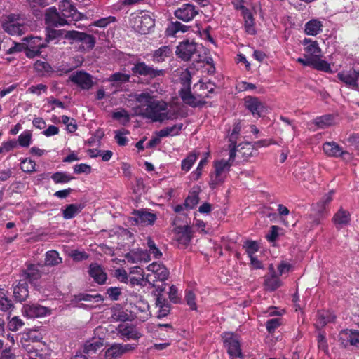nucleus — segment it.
<instances>
[{
  "instance_id": "obj_1",
  "label": "nucleus",
  "mask_w": 359,
  "mask_h": 359,
  "mask_svg": "<svg viewBox=\"0 0 359 359\" xmlns=\"http://www.w3.org/2000/svg\"><path fill=\"white\" fill-rule=\"evenodd\" d=\"M147 271L148 273L146 275V280L148 284L155 287L158 292L165 291V281L168 280L170 274L168 269L161 263L153 262L147 266Z\"/></svg>"
},
{
  "instance_id": "obj_2",
  "label": "nucleus",
  "mask_w": 359,
  "mask_h": 359,
  "mask_svg": "<svg viewBox=\"0 0 359 359\" xmlns=\"http://www.w3.org/2000/svg\"><path fill=\"white\" fill-rule=\"evenodd\" d=\"M184 84L187 85L186 87L182 88L179 91V95L182 102L188 106L193 108L203 107L207 102L205 98L210 97L208 93L198 94L194 95L191 91V75L188 73L184 78Z\"/></svg>"
},
{
  "instance_id": "obj_3",
  "label": "nucleus",
  "mask_w": 359,
  "mask_h": 359,
  "mask_svg": "<svg viewBox=\"0 0 359 359\" xmlns=\"http://www.w3.org/2000/svg\"><path fill=\"white\" fill-rule=\"evenodd\" d=\"M65 39L73 43H81V49L90 50L93 49L96 43V39L94 36L86 32L76 30H69L65 34Z\"/></svg>"
},
{
  "instance_id": "obj_4",
  "label": "nucleus",
  "mask_w": 359,
  "mask_h": 359,
  "mask_svg": "<svg viewBox=\"0 0 359 359\" xmlns=\"http://www.w3.org/2000/svg\"><path fill=\"white\" fill-rule=\"evenodd\" d=\"M130 23L135 32L142 34L149 33L155 25L154 20L151 16L142 11L140 14L133 16L130 20Z\"/></svg>"
},
{
  "instance_id": "obj_5",
  "label": "nucleus",
  "mask_w": 359,
  "mask_h": 359,
  "mask_svg": "<svg viewBox=\"0 0 359 359\" xmlns=\"http://www.w3.org/2000/svg\"><path fill=\"white\" fill-rule=\"evenodd\" d=\"M131 71L135 76H145L150 79L163 76L165 73L164 69H154L152 66H149L146 62L140 60H137L133 64Z\"/></svg>"
},
{
  "instance_id": "obj_6",
  "label": "nucleus",
  "mask_w": 359,
  "mask_h": 359,
  "mask_svg": "<svg viewBox=\"0 0 359 359\" xmlns=\"http://www.w3.org/2000/svg\"><path fill=\"white\" fill-rule=\"evenodd\" d=\"M167 109L168 104L165 102L154 99L149 107L145 108L140 114L144 118L151 119L153 122L162 123L161 115L163 111H166Z\"/></svg>"
},
{
  "instance_id": "obj_7",
  "label": "nucleus",
  "mask_w": 359,
  "mask_h": 359,
  "mask_svg": "<svg viewBox=\"0 0 359 359\" xmlns=\"http://www.w3.org/2000/svg\"><path fill=\"white\" fill-rule=\"evenodd\" d=\"M222 340L231 359L243 357L241 344L236 334L232 332H225L222 335Z\"/></svg>"
},
{
  "instance_id": "obj_8",
  "label": "nucleus",
  "mask_w": 359,
  "mask_h": 359,
  "mask_svg": "<svg viewBox=\"0 0 359 359\" xmlns=\"http://www.w3.org/2000/svg\"><path fill=\"white\" fill-rule=\"evenodd\" d=\"M25 44V55L34 58L41 54V49L46 47V43L39 36H27L23 39Z\"/></svg>"
},
{
  "instance_id": "obj_9",
  "label": "nucleus",
  "mask_w": 359,
  "mask_h": 359,
  "mask_svg": "<svg viewBox=\"0 0 359 359\" xmlns=\"http://www.w3.org/2000/svg\"><path fill=\"white\" fill-rule=\"evenodd\" d=\"M198 44L193 40L185 39L180 42L176 48V55L184 61H189L192 56L198 53Z\"/></svg>"
},
{
  "instance_id": "obj_10",
  "label": "nucleus",
  "mask_w": 359,
  "mask_h": 359,
  "mask_svg": "<svg viewBox=\"0 0 359 359\" xmlns=\"http://www.w3.org/2000/svg\"><path fill=\"white\" fill-rule=\"evenodd\" d=\"M19 15L10 14L2 22L1 27L4 32L10 35H21L24 33L25 25L19 23Z\"/></svg>"
},
{
  "instance_id": "obj_11",
  "label": "nucleus",
  "mask_w": 359,
  "mask_h": 359,
  "mask_svg": "<svg viewBox=\"0 0 359 359\" xmlns=\"http://www.w3.org/2000/svg\"><path fill=\"white\" fill-rule=\"evenodd\" d=\"M24 316L29 318H42L51 314V309L38 303L24 304L22 309Z\"/></svg>"
},
{
  "instance_id": "obj_12",
  "label": "nucleus",
  "mask_w": 359,
  "mask_h": 359,
  "mask_svg": "<svg viewBox=\"0 0 359 359\" xmlns=\"http://www.w3.org/2000/svg\"><path fill=\"white\" fill-rule=\"evenodd\" d=\"M232 164L225 160L217 161L214 163L215 173L211 175L210 186L215 188L217 185L222 184L224 181L222 174L225 172H228Z\"/></svg>"
},
{
  "instance_id": "obj_13",
  "label": "nucleus",
  "mask_w": 359,
  "mask_h": 359,
  "mask_svg": "<svg viewBox=\"0 0 359 359\" xmlns=\"http://www.w3.org/2000/svg\"><path fill=\"white\" fill-rule=\"evenodd\" d=\"M338 341L339 345L344 348L350 346L359 347V330H342L339 332Z\"/></svg>"
},
{
  "instance_id": "obj_14",
  "label": "nucleus",
  "mask_w": 359,
  "mask_h": 359,
  "mask_svg": "<svg viewBox=\"0 0 359 359\" xmlns=\"http://www.w3.org/2000/svg\"><path fill=\"white\" fill-rule=\"evenodd\" d=\"M44 21L48 27H57L69 25L70 22L62 17L61 12H58L55 6L48 8L45 13Z\"/></svg>"
},
{
  "instance_id": "obj_15",
  "label": "nucleus",
  "mask_w": 359,
  "mask_h": 359,
  "mask_svg": "<svg viewBox=\"0 0 359 359\" xmlns=\"http://www.w3.org/2000/svg\"><path fill=\"white\" fill-rule=\"evenodd\" d=\"M244 104L254 117L260 118L266 111L264 104L257 97L246 96L244 98Z\"/></svg>"
},
{
  "instance_id": "obj_16",
  "label": "nucleus",
  "mask_w": 359,
  "mask_h": 359,
  "mask_svg": "<svg viewBox=\"0 0 359 359\" xmlns=\"http://www.w3.org/2000/svg\"><path fill=\"white\" fill-rule=\"evenodd\" d=\"M297 62L305 67H311L318 71H322L326 73L332 72L330 65L324 60H316V57H311L307 55L303 57H298Z\"/></svg>"
},
{
  "instance_id": "obj_17",
  "label": "nucleus",
  "mask_w": 359,
  "mask_h": 359,
  "mask_svg": "<svg viewBox=\"0 0 359 359\" xmlns=\"http://www.w3.org/2000/svg\"><path fill=\"white\" fill-rule=\"evenodd\" d=\"M135 349V346L132 344H122L114 343L105 350V359H118L123 354Z\"/></svg>"
},
{
  "instance_id": "obj_18",
  "label": "nucleus",
  "mask_w": 359,
  "mask_h": 359,
  "mask_svg": "<svg viewBox=\"0 0 359 359\" xmlns=\"http://www.w3.org/2000/svg\"><path fill=\"white\" fill-rule=\"evenodd\" d=\"M337 79L345 83L347 86L354 90L359 88V70L351 69L349 71L339 72L337 75Z\"/></svg>"
},
{
  "instance_id": "obj_19",
  "label": "nucleus",
  "mask_w": 359,
  "mask_h": 359,
  "mask_svg": "<svg viewBox=\"0 0 359 359\" xmlns=\"http://www.w3.org/2000/svg\"><path fill=\"white\" fill-rule=\"evenodd\" d=\"M198 13L196 6L191 4H183L175 11V17L184 22L191 21Z\"/></svg>"
},
{
  "instance_id": "obj_20",
  "label": "nucleus",
  "mask_w": 359,
  "mask_h": 359,
  "mask_svg": "<svg viewBox=\"0 0 359 359\" xmlns=\"http://www.w3.org/2000/svg\"><path fill=\"white\" fill-rule=\"evenodd\" d=\"M72 82L76 84L81 88L89 90L93 86L92 76L83 71H79L69 76Z\"/></svg>"
},
{
  "instance_id": "obj_21",
  "label": "nucleus",
  "mask_w": 359,
  "mask_h": 359,
  "mask_svg": "<svg viewBox=\"0 0 359 359\" xmlns=\"http://www.w3.org/2000/svg\"><path fill=\"white\" fill-rule=\"evenodd\" d=\"M175 240L182 247H187L192 238L191 227L188 225L178 226L175 228Z\"/></svg>"
},
{
  "instance_id": "obj_22",
  "label": "nucleus",
  "mask_w": 359,
  "mask_h": 359,
  "mask_svg": "<svg viewBox=\"0 0 359 359\" xmlns=\"http://www.w3.org/2000/svg\"><path fill=\"white\" fill-rule=\"evenodd\" d=\"M134 216V221L137 224L144 226L152 225L157 219L156 214L148 212L146 210H135L132 212Z\"/></svg>"
},
{
  "instance_id": "obj_23",
  "label": "nucleus",
  "mask_w": 359,
  "mask_h": 359,
  "mask_svg": "<svg viewBox=\"0 0 359 359\" xmlns=\"http://www.w3.org/2000/svg\"><path fill=\"white\" fill-rule=\"evenodd\" d=\"M332 191L325 194L318 203L313 205V211L320 217H326L328 215L330 204L332 201Z\"/></svg>"
},
{
  "instance_id": "obj_24",
  "label": "nucleus",
  "mask_w": 359,
  "mask_h": 359,
  "mask_svg": "<svg viewBox=\"0 0 359 359\" xmlns=\"http://www.w3.org/2000/svg\"><path fill=\"white\" fill-rule=\"evenodd\" d=\"M60 10L62 17L66 20L71 18L72 21H79L83 18V15L79 13L69 1H64L60 6Z\"/></svg>"
},
{
  "instance_id": "obj_25",
  "label": "nucleus",
  "mask_w": 359,
  "mask_h": 359,
  "mask_svg": "<svg viewBox=\"0 0 359 359\" xmlns=\"http://www.w3.org/2000/svg\"><path fill=\"white\" fill-rule=\"evenodd\" d=\"M336 318V315L330 310L318 311L316 316L315 327L318 330H321L328 323H334Z\"/></svg>"
},
{
  "instance_id": "obj_26",
  "label": "nucleus",
  "mask_w": 359,
  "mask_h": 359,
  "mask_svg": "<svg viewBox=\"0 0 359 359\" xmlns=\"http://www.w3.org/2000/svg\"><path fill=\"white\" fill-rule=\"evenodd\" d=\"M13 298L15 302L22 303L29 297L28 283L25 280L20 279L15 285H13Z\"/></svg>"
},
{
  "instance_id": "obj_27",
  "label": "nucleus",
  "mask_w": 359,
  "mask_h": 359,
  "mask_svg": "<svg viewBox=\"0 0 359 359\" xmlns=\"http://www.w3.org/2000/svg\"><path fill=\"white\" fill-rule=\"evenodd\" d=\"M302 45L304 46L306 55L311 57H316V60H322V50L317 41L310 38H304L302 41Z\"/></svg>"
},
{
  "instance_id": "obj_28",
  "label": "nucleus",
  "mask_w": 359,
  "mask_h": 359,
  "mask_svg": "<svg viewBox=\"0 0 359 359\" xmlns=\"http://www.w3.org/2000/svg\"><path fill=\"white\" fill-rule=\"evenodd\" d=\"M39 266V265L34 264H27V268L22 271L20 277L23 278V280H25L26 281L28 280L30 283L40 279L42 273Z\"/></svg>"
},
{
  "instance_id": "obj_29",
  "label": "nucleus",
  "mask_w": 359,
  "mask_h": 359,
  "mask_svg": "<svg viewBox=\"0 0 359 359\" xmlns=\"http://www.w3.org/2000/svg\"><path fill=\"white\" fill-rule=\"evenodd\" d=\"M88 273L96 283L103 285L106 283L107 275L98 264H91L89 266Z\"/></svg>"
},
{
  "instance_id": "obj_30",
  "label": "nucleus",
  "mask_w": 359,
  "mask_h": 359,
  "mask_svg": "<svg viewBox=\"0 0 359 359\" xmlns=\"http://www.w3.org/2000/svg\"><path fill=\"white\" fill-rule=\"evenodd\" d=\"M323 149L325 154L330 157L338 158L348 154L339 144L333 141L325 142L323 144Z\"/></svg>"
},
{
  "instance_id": "obj_31",
  "label": "nucleus",
  "mask_w": 359,
  "mask_h": 359,
  "mask_svg": "<svg viewBox=\"0 0 359 359\" xmlns=\"http://www.w3.org/2000/svg\"><path fill=\"white\" fill-rule=\"evenodd\" d=\"M68 31L65 29H55L53 27H47L45 29L46 37L45 40H43L44 43H46V46L50 42H54V43L57 44L62 38L65 39V34Z\"/></svg>"
},
{
  "instance_id": "obj_32",
  "label": "nucleus",
  "mask_w": 359,
  "mask_h": 359,
  "mask_svg": "<svg viewBox=\"0 0 359 359\" xmlns=\"http://www.w3.org/2000/svg\"><path fill=\"white\" fill-rule=\"evenodd\" d=\"M351 214L348 210L340 208L332 217V222L337 229H341L349 224Z\"/></svg>"
},
{
  "instance_id": "obj_33",
  "label": "nucleus",
  "mask_w": 359,
  "mask_h": 359,
  "mask_svg": "<svg viewBox=\"0 0 359 359\" xmlns=\"http://www.w3.org/2000/svg\"><path fill=\"white\" fill-rule=\"evenodd\" d=\"M156 305L158 307V311H157L158 318H164L170 313V304L167 299L161 294V292H158L156 295Z\"/></svg>"
},
{
  "instance_id": "obj_34",
  "label": "nucleus",
  "mask_w": 359,
  "mask_h": 359,
  "mask_svg": "<svg viewBox=\"0 0 359 359\" xmlns=\"http://www.w3.org/2000/svg\"><path fill=\"white\" fill-rule=\"evenodd\" d=\"M283 285V282L278 275H265L263 286L267 292H274Z\"/></svg>"
},
{
  "instance_id": "obj_35",
  "label": "nucleus",
  "mask_w": 359,
  "mask_h": 359,
  "mask_svg": "<svg viewBox=\"0 0 359 359\" xmlns=\"http://www.w3.org/2000/svg\"><path fill=\"white\" fill-rule=\"evenodd\" d=\"M323 22L318 19H311L304 25V33L309 36H316L323 31Z\"/></svg>"
},
{
  "instance_id": "obj_36",
  "label": "nucleus",
  "mask_w": 359,
  "mask_h": 359,
  "mask_svg": "<svg viewBox=\"0 0 359 359\" xmlns=\"http://www.w3.org/2000/svg\"><path fill=\"white\" fill-rule=\"evenodd\" d=\"M84 208L81 203H72L67 205L62 210V217L65 219H71L75 217Z\"/></svg>"
},
{
  "instance_id": "obj_37",
  "label": "nucleus",
  "mask_w": 359,
  "mask_h": 359,
  "mask_svg": "<svg viewBox=\"0 0 359 359\" xmlns=\"http://www.w3.org/2000/svg\"><path fill=\"white\" fill-rule=\"evenodd\" d=\"M171 55L172 49L170 48V46H163L154 51L152 55V60L157 63L163 62Z\"/></svg>"
},
{
  "instance_id": "obj_38",
  "label": "nucleus",
  "mask_w": 359,
  "mask_h": 359,
  "mask_svg": "<svg viewBox=\"0 0 359 359\" xmlns=\"http://www.w3.org/2000/svg\"><path fill=\"white\" fill-rule=\"evenodd\" d=\"M189 27V26L183 25L180 22H172L167 27L165 33L167 36H175L176 34L179 32H181L182 33L186 32L188 30Z\"/></svg>"
},
{
  "instance_id": "obj_39",
  "label": "nucleus",
  "mask_w": 359,
  "mask_h": 359,
  "mask_svg": "<svg viewBox=\"0 0 359 359\" xmlns=\"http://www.w3.org/2000/svg\"><path fill=\"white\" fill-rule=\"evenodd\" d=\"M134 97L135 101L140 104L139 108L143 110L145 108H148L149 105L151 104L154 100V96L151 95L149 93L135 94Z\"/></svg>"
},
{
  "instance_id": "obj_40",
  "label": "nucleus",
  "mask_w": 359,
  "mask_h": 359,
  "mask_svg": "<svg viewBox=\"0 0 359 359\" xmlns=\"http://www.w3.org/2000/svg\"><path fill=\"white\" fill-rule=\"evenodd\" d=\"M7 291L0 288V310L10 311L14 309V304L7 296Z\"/></svg>"
},
{
  "instance_id": "obj_41",
  "label": "nucleus",
  "mask_w": 359,
  "mask_h": 359,
  "mask_svg": "<svg viewBox=\"0 0 359 359\" xmlns=\"http://www.w3.org/2000/svg\"><path fill=\"white\" fill-rule=\"evenodd\" d=\"M244 27L245 32L250 35L256 34L257 32L255 27V19L251 12H250L248 9L244 13Z\"/></svg>"
},
{
  "instance_id": "obj_42",
  "label": "nucleus",
  "mask_w": 359,
  "mask_h": 359,
  "mask_svg": "<svg viewBox=\"0 0 359 359\" xmlns=\"http://www.w3.org/2000/svg\"><path fill=\"white\" fill-rule=\"evenodd\" d=\"M62 259L56 250H49L46 253L45 264L48 266H55L62 263Z\"/></svg>"
},
{
  "instance_id": "obj_43",
  "label": "nucleus",
  "mask_w": 359,
  "mask_h": 359,
  "mask_svg": "<svg viewBox=\"0 0 359 359\" xmlns=\"http://www.w3.org/2000/svg\"><path fill=\"white\" fill-rule=\"evenodd\" d=\"M334 123V116L332 114L318 116L314 120V123L318 126V128L322 129L331 126Z\"/></svg>"
},
{
  "instance_id": "obj_44",
  "label": "nucleus",
  "mask_w": 359,
  "mask_h": 359,
  "mask_svg": "<svg viewBox=\"0 0 359 359\" xmlns=\"http://www.w3.org/2000/svg\"><path fill=\"white\" fill-rule=\"evenodd\" d=\"M75 300L77 302L85 301L88 302H102L103 297L100 294H90L87 293H79L75 295Z\"/></svg>"
},
{
  "instance_id": "obj_45",
  "label": "nucleus",
  "mask_w": 359,
  "mask_h": 359,
  "mask_svg": "<svg viewBox=\"0 0 359 359\" xmlns=\"http://www.w3.org/2000/svg\"><path fill=\"white\" fill-rule=\"evenodd\" d=\"M51 179L55 184L67 183L75 177L67 172H56L51 175Z\"/></svg>"
},
{
  "instance_id": "obj_46",
  "label": "nucleus",
  "mask_w": 359,
  "mask_h": 359,
  "mask_svg": "<svg viewBox=\"0 0 359 359\" xmlns=\"http://www.w3.org/2000/svg\"><path fill=\"white\" fill-rule=\"evenodd\" d=\"M34 69L41 76H47L53 72L52 67L46 62L38 60L34 65Z\"/></svg>"
},
{
  "instance_id": "obj_47",
  "label": "nucleus",
  "mask_w": 359,
  "mask_h": 359,
  "mask_svg": "<svg viewBox=\"0 0 359 359\" xmlns=\"http://www.w3.org/2000/svg\"><path fill=\"white\" fill-rule=\"evenodd\" d=\"M199 202L198 193L196 191H191L184 200V206L187 210H191Z\"/></svg>"
},
{
  "instance_id": "obj_48",
  "label": "nucleus",
  "mask_w": 359,
  "mask_h": 359,
  "mask_svg": "<svg viewBox=\"0 0 359 359\" xmlns=\"http://www.w3.org/2000/svg\"><path fill=\"white\" fill-rule=\"evenodd\" d=\"M102 346L101 341H97L95 342L86 341L83 348V353L86 355L95 353Z\"/></svg>"
},
{
  "instance_id": "obj_49",
  "label": "nucleus",
  "mask_w": 359,
  "mask_h": 359,
  "mask_svg": "<svg viewBox=\"0 0 359 359\" xmlns=\"http://www.w3.org/2000/svg\"><path fill=\"white\" fill-rule=\"evenodd\" d=\"M32 137L31 131L26 130L18 136L17 143L22 147H28L32 143Z\"/></svg>"
},
{
  "instance_id": "obj_50",
  "label": "nucleus",
  "mask_w": 359,
  "mask_h": 359,
  "mask_svg": "<svg viewBox=\"0 0 359 359\" xmlns=\"http://www.w3.org/2000/svg\"><path fill=\"white\" fill-rule=\"evenodd\" d=\"M197 159V156L194 153H189L187 156L182 161L181 168L185 172H188L191 170L194 163Z\"/></svg>"
},
{
  "instance_id": "obj_51",
  "label": "nucleus",
  "mask_w": 359,
  "mask_h": 359,
  "mask_svg": "<svg viewBox=\"0 0 359 359\" xmlns=\"http://www.w3.org/2000/svg\"><path fill=\"white\" fill-rule=\"evenodd\" d=\"M245 252L249 257H254V255L259 250V247L255 241H247L243 245Z\"/></svg>"
},
{
  "instance_id": "obj_52",
  "label": "nucleus",
  "mask_w": 359,
  "mask_h": 359,
  "mask_svg": "<svg viewBox=\"0 0 359 359\" xmlns=\"http://www.w3.org/2000/svg\"><path fill=\"white\" fill-rule=\"evenodd\" d=\"M147 245L149 255H152L154 258L158 259L162 256V252L151 237L147 238Z\"/></svg>"
},
{
  "instance_id": "obj_53",
  "label": "nucleus",
  "mask_w": 359,
  "mask_h": 359,
  "mask_svg": "<svg viewBox=\"0 0 359 359\" xmlns=\"http://www.w3.org/2000/svg\"><path fill=\"white\" fill-rule=\"evenodd\" d=\"M118 332L122 337H126L128 339H137L140 337L139 333L134 332L133 327L130 326L119 327Z\"/></svg>"
},
{
  "instance_id": "obj_54",
  "label": "nucleus",
  "mask_w": 359,
  "mask_h": 359,
  "mask_svg": "<svg viewBox=\"0 0 359 359\" xmlns=\"http://www.w3.org/2000/svg\"><path fill=\"white\" fill-rule=\"evenodd\" d=\"M241 130V124L240 121H236L233 125V129L229 135V141L232 144H237V140Z\"/></svg>"
},
{
  "instance_id": "obj_55",
  "label": "nucleus",
  "mask_w": 359,
  "mask_h": 359,
  "mask_svg": "<svg viewBox=\"0 0 359 359\" xmlns=\"http://www.w3.org/2000/svg\"><path fill=\"white\" fill-rule=\"evenodd\" d=\"M36 163L31 158H25L21 160L20 169L24 172L31 173L36 170Z\"/></svg>"
},
{
  "instance_id": "obj_56",
  "label": "nucleus",
  "mask_w": 359,
  "mask_h": 359,
  "mask_svg": "<svg viewBox=\"0 0 359 359\" xmlns=\"http://www.w3.org/2000/svg\"><path fill=\"white\" fill-rule=\"evenodd\" d=\"M22 348L25 349V351L29 354L34 353L36 355L38 354L39 348L40 347V344H36L34 343H31L30 340H22L21 339Z\"/></svg>"
},
{
  "instance_id": "obj_57",
  "label": "nucleus",
  "mask_w": 359,
  "mask_h": 359,
  "mask_svg": "<svg viewBox=\"0 0 359 359\" xmlns=\"http://www.w3.org/2000/svg\"><path fill=\"white\" fill-rule=\"evenodd\" d=\"M116 21V17L108 16L106 18H102L99 20H95L90 25V27H97L100 28H104L108 26L109 24L115 22Z\"/></svg>"
},
{
  "instance_id": "obj_58",
  "label": "nucleus",
  "mask_w": 359,
  "mask_h": 359,
  "mask_svg": "<svg viewBox=\"0 0 359 359\" xmlns=\"http://www.w3.org/2000/svg\"><path fill=\"white\" fill-rule=\"evenodd\" d=\"M29 4L31 8L34 10V14L37 15L36 12L37 11L36 8L39 7H46V6L53 4L55 0H26Z\"/></svg>"
},
{
  "instance_id": "obj_59",
  "label": "nucleus",
  "mask_w": 359,
  "mask_h": 359,
  "mask_svg": "<svg viewBox=\"0 0 359 359\" xmlns=\"http://www.w3.org/2000/svg\"><path fill=\"white\" fill-rule=\"evenodd\" d=\"M229 159L227 161H233L236 156H239V153H241V150L245 149V146L241 144L237 145V144H232L230 142L229 145Z\"/></svg>"
},
{
  "instance_id": "obj_60",
  "label": "nucleus",
  "mask_w": 359,
  "mask_h": 359,
  "mask_svg": "<svg viewBox=\"0 0 359 359\" xmlns=\"http://www.w3.org/2000/svg\"><path fill=\"white\" fill-rule=\"evenodd\" d=\"M184 299L186 301L187 304L189 306L191 310H197V304L196 302V294L191 290H186Z\"/></svg>"
},
{
  "instance_id": "obj_61",
  "label": "nucleus",
  "mask_w": 359,
  "mask_h": 359,
  "mask_svg": "<svg viewBox=\"0 0 359 359\" xmlns=\"http://www.w3.org/2000/svg\"><path fill=\"white\" fill-rule=\"evenodd\" d=\"M112 118L118 121H121V119H123L122 124L123 125L128 123L130 120V115L128 114V111L124 109H121L118 111L113 112Z\"/></svg>"
},
{
  "instance_id": "obj_62",
  "label": "nucleus",
  "mask_w": 359,
  "mask_h": 359,
  "mask_svg": "<svg viewBox=\"0 0 359 359\" xmlns=\"http://www.w3.org/2000/svg\"><path fill=\"white\" fill-rule=\"evenodd\" d=\"M282 324L280 318H271L266 323V328L269 334L274 333L275 330Z\"/></svg>"
},
{
  "instance_id": "obj_63",
  "label": "nucleus",
  "mask_w": 359,
  "mask_h": 359,
  "mask_svg": "<svg viewBox=\"0 0 359 359\" xmlns=\"http://www.w3.org/2000/svg\"><path fill=\"white\" fill-rule=\"evenodd\" d=\"M130 76L127 74L122 72H116L111 74L109 81H117L121 83H125L129 82Z\"/></svg>"
},
{
  "instance_id": "obj_64",
  "label": "nucleus",
  "mask_w": 359,
  "mask_h": 359,
  "mask_svg": "<svg viewBox=\"0 0 359 359\" xmlns=\"http://www.w3.org/2000/svg\"><path fill=\"white\" fill-rule=\"evenodd\" d=\"M121 294V289L118 287H109L106 290V294L111 301L118 300Z\"/></svg>"
}]
</instances>
